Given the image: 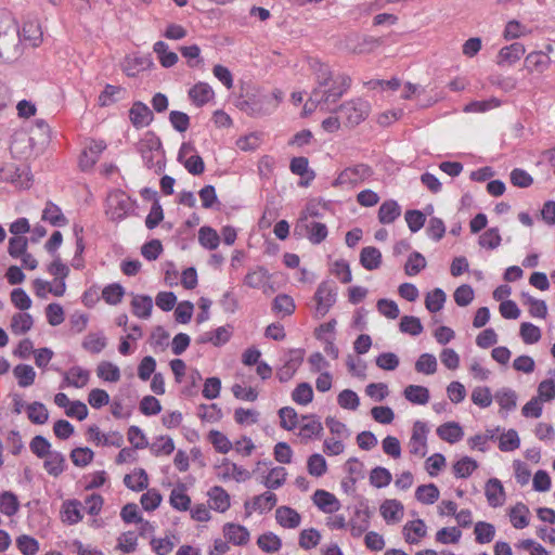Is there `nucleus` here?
Returning a JSON list of instances; mask_svg holds the SVG:
<instances>
[{
	"mask_svg": "<svg viewBox=\"0 0 555 555\" xmlns=\"http://www.w3.org/2000/svg\"><path fill=\"white\" fill-rule=\"evenodd\" d=\"M310 67L315 76L317 87L304 105V116L312 114L318 106L324 109V105L335 103L350 86L349 78L343 75L334 76L327 64L313 60Z\"/></svg>",
	"mask_w": 555,
	"mask_h": 555,
	"instance_id": "nucleus-1",
	"label": "nucleus"
},
{
	"mask_svg": "<svg viewBox=\"0 0 555 555\" xmlns=\"http://www.w3.org/2000/svg\"><path fill=\"white\" fill-rule=\"evenodd\" d=\"M138 151L147 168L162 169L164 151L160 139L154 132H146L138 143Z\"/></svg>",
	"mask_w": 555,
	"mask_h": 555,
	"instance_id": "nucleus-2",
	"label": "nucleus"
},
{
	"mask_svg": "<svg viewBox=\"0 0 555 555\" xmlns=\"http://www.w3.org/2000/svg\"><path fill=\"white\" fill-rule=\"evenodd\" d=\"M135 209V202L120 190L112 191L106 198L105 214L112 221H121Z\"/></svg>",
	"mask_w": 555,
	"mask_h": 555,
	"instance_id": "nucleus-3",
	"label": "nucleus"
},
{
	"mask_svg": "<svg viewBox=\"0 0 555 555\" xmlns=\"http://www.w3.org/2000/svg\"><path fill=\"white\" fill-rule=\"evenodd\" d=\"M429 427L424 421H415L412 426L411 437L408 441V451L415 459H424L428 452Z\"/></svg>",
	"mask_w": 555,
	"mask_h": 555,
	"instance_id": "nucleus-4",
	"label": "nucleus"
},
{
	"mask_svg": "<svg viewBox=\"0 0 555 555\" xmlns=\"http://www.w3.org/2000/svg\"><path fill=\"white\" fill-rule=\"evenodd\" d=\"M337 300V292L333 283L323 281L319 284L314 296V317H325Z\"/></svg>",
	"mask_w": 555,
	"mask_h": 555,
	"instance_id": "nucleus-5",
	"label": "nucleus"
},
{
	"mask_svg": "<svg viewBox=\"0 0 555 555\" xmlns=\"http://www.w3.org/2000/svg\"><path fill=\"white\" fill-rule=\"evenodd\" d=\"M370 112L371 104L363 99L347 101L339 107L341 118L351 127L362 122Z\"/></svg>",
	"mask_w": 555,
	"mask_h": 555,
	"instance_id": "nucleus-6",
	"label": "nucleus"
},
{
	"mask_svg": "<svg viewBox=\"0 0 555 555\" xmlns=\"http://www.w3.org/2000/svg\"><path fill=\"white\" fill-rule=\"evenodd\" d=\"M216 476L221 481H235L245 482L250 479L251 474L245 467L237 465L229 459H222L219 464L215 466Z\"/></svg>",
	"mask_w": 555,
	"mask_h": 555,
	"instance_id": "nucleus-7",
	"label": "nucleus"
},
{
	"mask_svg": "<svg viewBox=\"0 0 555 555\" xmlns=\"http://www.w3.org/2000/svg\"><path fill=\"white\" fill-rule=\"evenodd\" d=\"M178 162L193 176L202 175L205 170L203 158L197 153L195 146L190 142L181 144L178 153Z\"/></svg>",
	"mask_w": 555,
	"mask_h": 555,
	"instance_id": "nucleus-8",
	"label": "nucleus"
},
{
	"mask_svg": "<svg viewBox=\"0 0 555 555\" xmlns=\"http://www.w3.org/2000/svg\"><path fill=\"white\" fill-rule=\"evenodd\" d=\"M305 358L304 349H291L283 359V364L276 371V377L281 383L291 380L298 369L300 367Z\"/></svg>",
	"mask_w": 555,
	"mask_h": 555,
	"instance_id": "nucleus-9",
	"label": "nucleus"
},
{
	"mask_svg": "<svg viewBox=\"0 0 555 555\" xmlns=\"http://www.w3.org/2000/svg\"><path fill=\"white\" fill-rule=\"evenodd\" d=\"M371 175L372 170L369 166L363 164L356 165L340 171L333 182V185L344 188L353 186L366 180Z\"/></svg>",
	"mask_w": 555,
	"mask_h": 555,
	"instance_id": "nucleus-10",
	"label": "nucleus"
},
{
	"mask_svg": "<svg viewBox=\"0 0 555 555\" xmlns=\"http://www.w3.org/2000/svg\"><path fill=\"white\" fill-rule=\"evenodd\" d=\"M106 143L103 140L89 139L79 156V167L82 171L91 170L98 163L101 154L105 151Z\"/></svg>",
	"mask_w": 555,
	"mask_h": 555,
	"instance_id": "nucleus-11",
	"label": "nucleus"
},
{
	"mask_svg": "<svg viewBox=\"0 0 555 555\" xmlns=\"http://www.w3.org/2000/svg\"><path fill=\"white\" fill-rule=\"evenodd\" d=\"M244 284L250 288L261 289L264 294H270L274 291L271 285L270 272L261 266L248 270L244 278Z\"/></svg>",
	"mask_w": 555,
	"mask_h": 555,
	"instance_id": "nucleus-12",
	"label": "nucleus"
},
{
	"mask_svg": "<svg viewBox=\"0 0 555 555\" xmlns=\"http://www.w3.org/2000/svg\"><path fill=\"white\" fill-rule=\"evenodd\" d=\"M88 440L95 446L101 447H121L124 442L122 435L117 430L102 433L96 425H92L87 430Z\"/></svg>",
	"mask_w": 555,
	"mask_h": 555,
	"instance_id": "nucleus-13",
	"label": "nucleus"
},
{
	"mask_svg": "<svg viewBox=\"0 0 555 555\" xmlns=\"http://www.w3.org/2000/svg\"><path fill=\"white\" fill-rule=\"evenodd\" d=\"M428 528L421 518L406 521L402 527V537L410 545L420 544L427 537Z\"/></svg>",
	"mask_w": 555,
	"mask_h": 555,
	"instance_id": "nucleus-14",
	"label": "nucleus"
},
{
	"mask_svg": "<svg viewBox=\"0 0 555 555\" xmlns=\"http://www.w3.org/2000/svg\"><path fill=\"white\" fill-rule=\"evenodd\" d=\"M485 496L490 507H502L506 502V492L500 479L492 477L485 483Z\"/></svg>",
	"mask_w": 555,
	"mask_h": 555,
	"instance_id": "nucleus-15",
	"label": "nucleus"
},
{
	"mask_svg": "<svg viewBox=\"0 0 555 555\" xmlns=\"http://www.w3.org/2000/svg\"><path fill=\"white\" fill-rule=\"evenodd\" d=\"M62 375H63V380L61 384L62 388H65V387H74L77 389L83 388L85 386L88 385L90 377H91L90 371L82 366H79V365H74V366L69 367L67 371H64L62 373Z\"/></svg>",
	"mask_w": 555,
	"mask_h": 555,
	"instance_id": "nucleus-16",
	"label": "nucleus"
},
{
	"mask_svg": "<svg viewBox=\"0 0 555 555\" xmlns=\"http://www.w3.org/2000/svg\"><path fill=\"white\" fill-rule=\"evenodd\" d=\"M66 282L46 281L43 279H35L33 281V289L38 298L46 299L49 294L55 297H62L66 293Z\"/></svg>",
	"mask_w": 555,
	"mask_h": 555,
	"instance_id": "nucleus-17",
	"label": "nucleus"
},
{
	"mask_svg": "<svg viewBox=\"0 0 555 555\" xmlns=\"http://www.w3.org/2000/svg\"><path fill=\"white\" fill-rule=\"evenodd\" d=\"M224 539L235 546H246L250 542L249 530L236 522H225L222 527Z\"/></svg>",
	"mask_w": 555,
	"mask_h": 555,
	"instance_id": "nucleus-18",
	"label": "nucleus"
},
{
	"mask_svg": "<svg viewBox=\"0 0 555 555\" xmlns=\"http://www.w3.org/2000/svg\"><path fill=\"white\" fill-rule=\"evenodd\" d=\"M379 514L387 525H397L403 519L404 506L399 500L386 499L379 506Z\"/></svg>",
	"mask_w": 555,
	"mask_h": 555,
	"instance_id": "nucleus-19",
	"label": "nucleus"
},
{
	"mask_svg": "<svg viewBox=\"0 0 555 555\" xmlns=\"http://www.w3.org/2000/svg\"><path fill=\"white\" fill-rule=\"evenodd\" d=\"M312 502L324 514H335L341 507L340 501L333 493L322 489L313 493Z\"/></svg>",
	"mask_w": 555,
	"mask_h": 555,
	"instance_id": "nucleus-20",
	"label": "nucleus"
},
{
	"mask_svg": "<svg viewBox=\"0 0 555 555\" xmlns=\"http://www.w3.org/2000/svg\"><path fill=\"white\" fill-rule=\"evenodd\" d=\"M501 430V427L487 429L485 433H478L467 438L466 443L472 451H478L486 453L491 448V441L496 437V434Z\"/></svg>",
	"mask_w": 555,
	"mask_h": 555,
	"instance_id": "nucleus-21",
	"label": "nucleus"
},
{
	"mask_svg": "<svg viewBox=\"0 0 555 555\" xmlns=\"http://www.w3.org/2000/svg\"><path fill=\"white\" fill-rule=\"evenodd\" d=\"M209 508L218 512L225 513L231 506L230 494L220 486L211 487L207 492Z\"/></svg>",
	"mask_w": 555,
	"mask_h": 555,
	"instance_id": "nucleus-22",
	"label": "nucleus"
},
{
	"mask_svg": "<svg viewBox=\"0 0 555 555\" xmlns=\"http://www.w3.org/2000/svg\"><path fill=\"white\" fill-rule=\"evenodd\" d=\"M276 504V495L270 491H267L253 499L251 502H246L244 507L246 514L249 516L255 512L260 514L271 511Z\"/></svg>",
	"mask_w": 555,
	"mask_h": 555,
	"instance_id": "nucleus-23",
	"label": "nucleus"
},
{
	"mask_svg": "<svg viewBox=\"0 0 555 555\" xmlns=\"http://www.w3.org/2000/svg\"><path fill=\"white\" fill-rule=\"evenodd\" d=\"M233 334V327L229 324L219 326L216 330L203 333L199 338V344H211L215 347H221L225 345Z\"/></svg>",
	"mask_w": 555,
	"mask_h": 555,
	"instance_id": "nucleus-24",
	"label": "nucleus"
},
{
	"mask_svg": "<svg viewBox=\"0 0 555 555\" xmlns=\"http://www.w3.org/2000/svg\"><path fill=\"white\" fill-rule=\"evenodd\" d=\"M526 53V48L520 42H514L500 49L496 56V64L500 66L513 65Z\"/></svg>",
	"mask_w": 555,
	"mask_h": 555,
	"instance_id": "nucleus-25",
	"label": "nucleus"
},
{
	"mask_svg": "<svg viewBox=\"0 0 555 555\" xmlns=\"http://www.w3.org/2000/svg\"><path fill=\"white\" fill-rule=\"evenodd\" d=\"M437 436L450 443L454 444L460 442L464 437V429L460 423L451 421L439 425L436 429Z\"/></svg>",
	"mask_w": 555,
	"mask_h": 555,
	"instance_id": "nucleus-26",
	"label": "nucleus"
},
{
	"mask_svg": "<svg viewBox=\"0 0 555 555\" xmlns=\"http://www.w3.org/2000/svg\"><path fill=\"white\" fill-rule=\"evenodd\" d=\"M129 118L135 128H143L152 122L153 113L146 104L135 102L129 111Z\"/></svg>",
	"mask_w": 555,
	"mask_h": 555,
	"instance_id": "nucleus-27",
	"label": "nucleus"
},
{
	"mask_svg": "<svg viewBox=\"0 0 555 555\" xmlns=\"http://www.w3.org/2000/svg\"><path fill=\"white\" fill-rule=\"evenodd\" d=\"M289 169L294 175L302 179L300 185L308 186L315 178L314 171L309 167L308 158L304 156L292 158Z\"/></svg>",
	"mask_w": 555,
	"mask_h": 555,
	"instance_id": "nucleus-28",
	"label": "nucleus"
},
{
	"mask_svg": "<svg viewBox=\"0 0 555 555\" xmlns=\"http://www.w3.org/2000/svg\"><path fill=\"white\" fill-rule=\"evenodd\" d=\"M276 522L285 529H295L301 524L300 514L289 506H280L275 509Z\"/></svg>",
	"mask_w": 555,
	"mask_h": 555,
	"instance_id": "nucleus-29",
	"label": "nucleus"
},
{
	"mask_svg": "<svg viewBox=\"0 0 555 555\" xmlns=\"http://www.w3.org/2000/svg\"><path fill=\"white\" fill-rule=\"evenodd\" d=\"M133 315L139 319L147 320L152 315L153 299L149 295H133L130 302Z\"/></svg>",
	"mask_w": 555,
	"mask_h": 555,
	"instance_id": "nucleus-30",
	"label": "nucleus"
},
{
	"mask_svg": "<svg viewBox=\"0 0 555 555\" xmlns=\"http://www.w3.org/2000/svg\"><path fill=\"white\" fill-rule=\"evenodd\" d=\"M189 96L193 104L201 107L215 98V91L207 82L201 81L189 90Z\"/></svg>",
	"mask_w": 555,
	"mask_h": 555,
	"instance_id": "nucleus-31",
	"label": "nucleus"
},
{
	"mask_svg": "<svg viewBox=\"0 0 555 555\" xmlns=\"http://www.w3.org/2000/svg\"><path fill=\"white\" fill-rule=\"evenodd\" d=\"M18 35L13 16L5 12H0V44L13 42Z\"/></svg>",
	"mask_w": 555,
	"mask_h": 555,
	"instance_id": "nucleus-32",
	"label": "nucleus"
},
{
	"mask_svg": "<svg viewBox=\"0 0 555 555\" xmlns=\"http://www.w3.org/2000/svg\"><path fill=\"white\" fill-rule=\"evenodd\" d=\"M61 519L67 525H76L81 521V503L78 500H67L63 502L61 508Z\"/></svg>",
	"mask_w": 555,
	"mask_h": 555,
	"instance_id": "nucleus-33",
	"label": "nucleus"
},
{
	"mask_svg": "<svg viewBox=\"0 0 555 555\" xmlns=\"http://www.w3.org/2000/svg\"><path fill=\"white\" fill-rule=\"evenodd\" d=\"M551 65V59L546 52L534 51L529 53L525 59V67L528 72L543 73Z\"/></svg>",
	"mask_w": 555,
	"mask_h": 555,
	"instance_id": "nucleus-34",
	"label": "nucleus"
},
{
	"mask_svg": "<svg viewBox=\"0 0 555 555\" xmlns=\"http://www.w3.org/2000/svg\"><path fill=\"white\" fill-rule=\"evenodd\" d=\"M153 52L156 54L159 64L164 68H170L175 66L179 61L178 54L171 51L165 41H156L153 44Z\"/></svg>",
	"mask_w": 555,
	"mask_h": 555,
	"instance_id": "nucleus-35",
	"label": "nucleus"
},
{
	"mask_svg": "<svg viewBox=\"0 0 555 555\" xmlns=\"http://www.w3.org/2000/svg\"><path fill=\"white\" fill-rule=\"evenodd\" d=\"M34 326V318L26 311L14 313L11 318L10 330L12 334L20 336L28 333Z\"/></svg>",
	"mask_w": 555,
	"mask_h": 555,
	"instance_id": "nucleus-36",
	"label": "nucleus"
},
{
	"mask_svg": "<svg viewBox=\"0 0 555 555\" xmlns=\"http://www.w3.org/2000/svg\"><path fill=\"white\" fill-rule=\"evenodd\" d=\"M323 431L322 423L314 415L302 416V423L299 426V436L302 439H313L321 436Z\"/></svg>",
	"mask_w": 555,
	"mask_h": 555,
	"instance_id": "nucleus-37",
	"label": "nucleus"
},
{
	"mask_svg": "<svg viewBox=\"0 0 555 555\" xmlns=\"http://www.w3.org/2000/svg\"><path fill=\"white\" fill-rule=\"evenodd\" d=\"M96 376L104 383H118L121 377L120 369L111 361H101L95 369Z\"/></svg>",
	"mask_w": 555,
	"mask_h": 555,
	"instance_id": "nucleus-38",
	"label": "nucleus"
},
{
	"mask_svg": "<svg viewBox=\"0 0 555 555\" xmlns=\"http://www.w3.org/2000/svg\"><path fill=\"white\" fill-rule=\"evenodd\" d=\"M498 436V447L502 452H513L520 447V437L516 429H501Z\"/></svg>",
	"mask_w": 555,
	"mask_h": 555,
	"instance_id": "nucleus-39",
	"label": "nucleus"
},
{
	"mask_svg": "<svg viewBox=\"0 0 555 555\" xmlns=\"http://www.w3.org/2000/svg\"><path fill=\"white\" fill-rule=\"evenodd\" d=\"M401 215V207L395 199L385 201L378 209V221L383 224L395 222Z\"/></svg>",
	"mask_w": 555,
	"mask_h": 555,
	"instance_id": "nucleus-40",
	"label": "nucleus"
},
{
	"mask_svg": "<svg viewBox=\"0 0 555 555\" xmlns=\"http://www.w3.org/2000/svg\"><path fill=\"white\" fill-rule=\"evenodd\" d=\"M403 396L410 403L416 405H426L430 400L429 389L421 385L406 386Z\"/></svg>",
	"mask_w": 555,
	"mask_h": 555,
	"instance_id": "nucleus-41",
	"label": "nucleus"
},
{
	"mask_svg": "<svg viewBox=\"0 0 555 555\" xmlns=\"http://www.w3.org/2000/svg\"><path fill=\"white\" fill-rule=\"evenodd\" d=\"M370 527V512L366 508L357 509L353 517L349 521L350 533L354 538H359Z\"/></svg>",
	"mask_w": 555,
	"mask_h": 555,
	"instance_id": "nucleus-42",
	"label": "nucleus"
},
{
	"mask_svg": "<svg viewBox=\"0 0 555 555\" xmlns=\"http://www.w3.org/2000/svg\"><path fill=\"white\" fill-rule=\"evenodd\" d=\"M125 88L120 86L106 85L98 98V103L102 107L111 106L124 99Z\"/></svg>",
	"mask_w": 555,
	"mask_h": 555,
	"instance_id": "nucleus-43",
	"label": "nucleus"
},
{
	"mask_svg": "<svg viewBox=\"0 0 555 555\" xmlns=\"http://www.w3.org/2000/svg\"><path fill=\"white\" fill-rule=\"evenodd\" d=\"M51 129L43 119H37L31 128L29 142L33 146H44L50 142Z\"/></svg>",
	"mask_w": 555,
	"mask_h": 555,
	"instance_id": "nucleus-44",
	"label": "nucleus"
},
{
	"mask_svg": "<svg viewBox=\"0 0 555 555\" xmlns=\"http://www.w3.org/2000/svg\"><path fill=\"white\" fill-rule=\"evenodd\" d=\"M41 219L53 227H65L68 223L62 209L52 202H48L42 210Z\"/></svg>",
	"mask_w": 555,
	"mask_h": 555,
	"instance_id": "nucleus-45",
	"label": "nucleus"
},
{
	"mask_svg": "<svg viewBox=\"0 0 555 555\" xmlns=\"http://www.w3.org/2000/svg\"><path fill=\"white\" fill-rule=\"evenodd\" d=\"M16 37L28 41L31 46H38L42 40V30L37 21H27Z\"/></svg>",
	"mask_w": 555,
	"mask_h": 555,
	"instance_id": "nucleus-46",
	"label": "nucleus"
},
{
	"mask_svg": "<svg viewBox=\"0 0 555 555\" xmlns=\"http://www.w3.org/2000/svg\"><path fill=\"white\" fill-rule=\"evenodd\" d=\"M508 516L512 526L516 529H524L530 522V511L524 503H517L511 507Z\"/></svg>",
	"mask_w": 555,
	"mask_h": 555,
	"instance_id": "nucleus-47",
	"label": "nucleus"
},
{
	"mask_svg": "<svg viewBox=\"0 0 555 555\" xmlns=\"http://www.w3.org/2000/svg\"><path fill=\"white\" fill-rule=\"evenodd\" d=\"M360 263L369 271L376 270L382 264V253L373 246L364 247L360 253Z\"/></svg>",
	"mask_w": 555,
	"mask_h": 555,
	"instance_id": "nucleus-48",
	"label": "nucleus"
},
{
	"mask_svg": "<svg viewBox=\"0 0 555 555\" xmlns=\"http://www.w3.org/2000/svg\"><path fill=\"white\" fill-rule=\"evenodd\" d=\"M124 483L132 491H142L149 486V477L143 468H137L124 478Z\"/></svg>",
	"mask_w": 555,
	"mask_h": 555,
	"instance_id": "nucleus-49",
	"label": "nucleus"
},
{
	"mask_svg": "<svg viewBox=\"0 0 555 555\" xmlns=\"http://www.w3.org/2000/svg\"><path fill=\"white\" fill-rule=\"evenodd\" d=\"M257 545L262 552L274 554L282 548L283 544L281 538L278 534L268 531L258 537Z\"/></svg>",
	"mask_w": 555,
	"mask_h": 555,
	"instance_id": "nucleus-50",
	"label": "nucleus"
},
{
	"mask_svg": "<svg viewBox=\"0 0 555 555\" xmlns=\"http://www.w3.org/2000/svg\"><path fill=\"white\" fill-rule=\"evenodd\" d=\"M44 459L43 467L51 476H59L65 469V457L59 451H52Z\"/></svg>",
	"mask_w": 555,
	"mask_h": 555,
	"instance_id": "nucleus-51",
	"label": "nucleus"
},
{
	"mask_svg": "<svg viewBox=\"0 0 555 555\" xmlns=\"http://www.w3.org/2000/svg\"><path fill=\"white\" fill-rule=\"evenodd\" d=\"M25 412L28 420L36 425H43L49 420V411L41 402L35 401L27 403L25 406Z\"/></svg>",
	"mask_w": 555,
	"mask_h": 555,
	"instance_id": "nucleus-52",
	"label": "nucleus"
},
{
	"mask_svg": "<svg viewBox=\"0 0 555 555\" xmlns=\"http://www.w3.org/2000/svg\"><path fill=\"white\" fill-rule=\"evenodd\" d=\"M440 491L434 483L418 486L415 490V499L424 504L431 505L438 501Z\"/></svg>",
	"mask_w": 555,
	"mask_h": 555,
	"instance_id": "nucleus-53",
	"label": "nucleus"
},
{
	"mask_svg": "<svg viewBox=\"0 0 555 555\" xmlns=\"http://www.w3.org/2000/svg\"><path fill=\"white\" fill-rule=\"evenodd\" d=\"M82 348L90 353H100L107 345L103 333H89L82 340Z\"/></svg>",
	"mask_w": 555,
	"mask_h": 555,
	"instance_id": "nucleus-54",
	"label": "nucleus"
},
{
	"mask_svg": "<svg viewBox=\"0 0 555 555\" xmlns=\"http://www.w3.org/2000/svg\"><path fill=\"white\" fill-rule=\"evenodd\" d=\"M198 243L205 249L214 250L220 244V236L215 229L204 225L198 230Z\"/></svg>",
	"mask_w": 555,
	"mask_h": 555,
	"instance_id": "nucleus-55",
	"label": "nucleus"
},
{
	"mask_svg": "<svg viewBox=\"0 0 555 555\" xmlns=\"http://www.w3.org/2000/svg\"><path fill=\"white\" fill-rule=\"evenodd\" d=\"M478 468V463L470 456H463L453 464V474L456 478H468Z\"/></svg>",
	"mask_w": 555,
	"mask_h": 555,
	"instance_id": "nucleus-56",
	"label": "nucleus"
},
{
	"mask_svg": "<svg viewBox=\"0 0 555 555\" xmlns=\"http://www.w3.org/2000/svg\"><path fill=\"white\" fill-rule=\"evenodd\" d=\"M286 477V469L284 467L276 466L269 470L262 482L266 488L270 490H275L281 488L285 483Z\"/></svg>",
	"mask_w": 555,
	"mask_h": 555,
	"instance_id": "nucleus-57",
	"label": "nucleus"
},
{
	"mask_svg": "<svg viewBox=\"0 0 555 555\" xmlns=\"http://www.w3.org/2000/svg\"><path fill=\"white\" fill-rule=\"evenodd\" d=\"M438 370V362L433 353H422L415 361V371L424 375H433Z\"/></svg>",
	"mask_w": 555,
	"mask_h": 555,
	"instance_id": "nucleus-58",
	"label": "nucleus"
},
{
	"mask_svg": "<svg viewBox=\"0 0 555 555\" xmlns=\"http://www.w3.org/2000/svg\"><path fill=\"white\" fill-rule=\"evenodd\" d=\"M14 377L20 387L26 388L34 384L36 372L33 366L28 364H18L13 369Z\"/></svg>",
	"mask_w": 555,
	"mask_h": 555,
	"instance_id": "nucleus-59",
	"label": "nucleus"
},
{
	"mask_svg": "<svg viewBox=\"0 0 555 555\" xmlns=\"http://www.w3.org/2000/svg\"><path fill=\"white\" fill-rule=\"evenodd\" d=\"M531 34V29L517 20L508 21L503 30L505 40H515Z\"/></svg>",
	"mask_w": 555,
	"mask_h": 555,
	"instance_id": "nucleus-60",
	"label": "nucleus"
},
{
	"mask_svg": "<svg viewBox=\"0 0 555 555\" xmlns=\"http://www.w3.org/2000/svg\"><path fill=\"white\" fill-rule=\"evenodd\" d=\"M207 438L215 450L221 454H227L233 449V443L231 440L219 430H210Z\"/></svg>",
	"mask_w": 555,
	"mask_h": 555,
	"instance_id": "nucleus-61",
	"label": "nucleus"
},
{
	"mask_svg": "<svg viewBox=\"0 0 555 555\" xmlns=\"http://www.w3.org/2000/svg\"><path fill=\"white\" fill-rule=\"evenodd\" d=\"M169 502L170 505L178 511H188L191 505V499L186 494L183 486H179L171 490Z\"/></svg>",
	"mask_w": 555,
	"mask_h": 555,
	"instance_id": "nucleus-62",
	"label": "nucleus"
},
{
	"mask_svg": "<svg viewBox=\"0 0 555 555\" xmlns=\"http://www.w3.org/2000/svg\"><path fill=\"white\" fill-rule=\"evenodd\" d=\"M446 299V293L441 288H435L426 294V309L433 313L438 312L443 308Z\"/></svg>",
	"mask_w": 555,
	"mask_h": 555,
	"instance_id": "nucleus-63",
	"label": "nucleus"
},
{
	"mask_svg": "<svg viewBox=\"0 0 555 555\" xmlns=\"http://www.w3.org/2000/svg\"><path fill=\"white\" fill-rule=\"evenodd\" d=\"M399 330L403 334L418 336L423 333L424 326L417 317L404 315L400 320Z\"/></svg>",
	"mask_w": 555,
	"mask_h": 555,
	"instance_id": "nucleus-64",
	"label": "nucleus"
}]
</instances>
